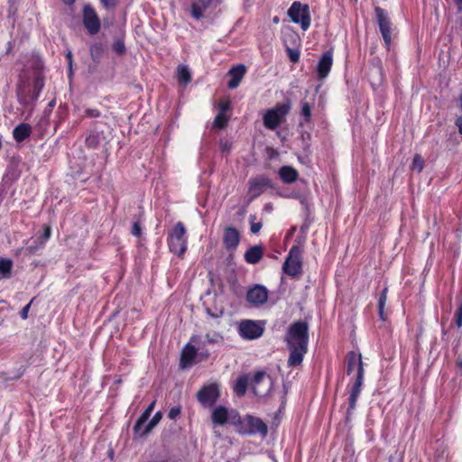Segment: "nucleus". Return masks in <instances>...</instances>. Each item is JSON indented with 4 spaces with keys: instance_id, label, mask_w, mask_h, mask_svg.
Instances as JSON below:
<instances>
[{
    "instance_id": "f257e3e1",
    "label": "nucleus",
    "mask_w": 462,
    "mask_h": 462,
    "mask_svg": "<svg viewBox=\"0 0 462 462\" xmlns=\"http://www.w3.org/2000/svg\"><path fill=\"white\" fill-rule=\"evenodd\" d=\"M309 327L306 322L298 321L293 323L288 329L286 342L288 347L308 349Z\"/></svg>"
},
{
    "instance_id": "f03ea898",
    "label": "nucleus",
    "mask_w": 462,
    "mask_h": 462,
    "mask_svg": "<svg viewBox=\"0 0 462 462\" xmlns=\"http://www.w3.org/2000/svg\"><path fill=\"white\" fill-rule=\"evenodd\" d=\"M170 250L178 256L183 255L187 250L186 228L182 222H178L168 236Z\"/></svg>"
},
{
    "instance_id": "7ed1b4c3",
    "label": "nucleus",
    "mask_w": 462,
    "mask_h": 462,
    "mask_svg": "<svg viewBox=\"0 0 462 462\" xmlns=\"http://www.w3.org/2000/svg\"><path fill=\"white\" fill-rule=\"evenodd\" d=\"M236 430L243 435L260 434L265 437L268 428L260 418L248 414L244 419L241 418V423L237 424Z\"/></svg>"
},
{
    "instance_id": "20e7f679",
    "label": "nucleus",
    "mask_w": 462,
    "mask_h": 462,
    "mask_svg": "<svg viewBox=\"0 0 462 462\" xmlns=\"http://www.w3.org/2000/svg\"><path fill=\"white\" fill-rule=\"evenodd\" d=\"M211 420L214 425L220 426L230 424L236 427L237 424L241 423V417L238 411L222 405H218L214 408L211 414Z\"/></svg>"
},
{
    "instance_id": "39448f33",
    "label": "nucleus",
    "mask_w": 462,
    "mask_h": 462,
    "mask_svg": "<svg viewBox=\"0 0 462 462\" xmlns=\"http://www.w3.org/2000/svg\"><path fill=\"white\" fill-rule=\"evenodd\" d=\"M302 249L294 245L291 248L289 254L283 263V272L289 276H296L302 271Z\"/></svg>"
},
{
    "instance_id": "423d86ee",
    "label": "nucleus",
    "mask_w": 462,
    "mask_h": 462,
    "mask_svg": "<svg viewBox=\"0 0 462 462\" xmlns=\"http://www.w3.org/2000/svg\"><path fill=\"white\" fill-rule=\"evenodd\" d=\"M288 15L295 23H300L302 30L306 31L310 25L309 6L300 2H294L288 10Z\"/></svg>"
},
{
    "instance_id": "0eeeda50",
    "label": "nucleus",
    "mask_w": 462,
    "mask_h": 462,
    "mask_svg": "<svg viewBox=\"0 0 462 462\" xmlns=\"http://www.w3.org/2000/svg\"><path fill=\"white\" fill-rule=\"evenodd\" d=\"M264 330L263 323L250 319L242 320L238 326L239 335L247 340L259 338Z\"/></svg>"
},
{
    "instance_id": "6e6552de",
    "label": "nucleus",
    "mask_w": 462,
    "mask_h": 462,
    "mask_svg": "<svg viewBox=\"0 0 462 462\" xmlns=\"http://www.w3.org/2000/svg\"><path fill=\"white\" fill-rule=\"evenodd\" d=\"M290 110L286 104L277 105L274 108L268 110L263 116V125L271 130L275 129L283 120Z\"/></svg>"
},
{
    "instance_id": "1a4fd4ad",
    "label": "nucleus",
    "mask_w": 462,
    "mask_h": 462,
    "mask_svg": "<svg viewBox=\"0 0 462 462\" xmlns=\"http://www.w3.org/2000/svg\"><path fill=\"white\" fill-rule=\"evenodd\" d=\"M253 392L257 396L266 395L272 386V380L264 372H257L251 383Z\"/></svg>"
},
{
    "instance_id": "9d476101",
    "label": "nucleus",
    "mask_w": 462,
    "mask_h": 462,
    "mask_svg": "<svg viewBox=\"0 0 462 462\" xmlns=\"http://www.w3.org/2000/svg\"><path fill=\"white\" fill-rule=\"evenodd\" d=\"M197 397L199 402L205 407H211L219 397V391L217 384L212 383L200 389Z\"/></svg>"
},
{
    "instance_id": "9b49d317",
    "label": "nucleus",
    "mask_w": 462,
    "mask_h": 462,
    "mask_svg": "<svg viewBox=\"0 0 462 462\" xmlns=\"http://www.w3.org/2000/svg\"><path fill=\"white\" fill-rule=\"evenodd\" d=\"M375 14H376L380 32L382 33V36L385 42V45L387 46V48H389L391 45V42H392V37H391L392 28H391L390 19L388 18L385 12L383 9H381L380 7L375 8Z\"/></svg>"
},
{
    "instance_id": "f8f14e48",
    "label": "nucleus",
    "mask_w": 462,
    "mask_h": 462,
    "mask_svg": "<svg viewBox=\"0 0 462 462\" xmlns=\"http://www.w3.org/2000/svg\"><path fill=\"white\" fill-rule=\"evenodd\" d=\"M83 23L90 34H96L100 30L99 18L89 5H86L83 9Z\"/></svg>"
},
{
    "instance_id": "ddd939ff",
    "label": "nucleus",
    "mask_w": 462,
    "mask_h": 462,
    "mask_svg": "<svg viewBox=\"0 0 462 462\" xmlns=\"http://www.w3.org/2000/svg\"><path fill=\"white\" fill-rule=\"evenodd\" d=\"M247 300L253 305H262L268 300V291L263 285H255L247 291Z\"/></svg>"
},
{
    "instance_id": "4468645a",
    "label": "nucleus",
    "mask_w": 462,
    "mask_h": 462,
    "mask_svg": "<svg viewBox=\"0 0 462 462\" xmlns=\"http://www.w3.org/2000/svg\"><path fill=\"white\" fill-rule=\"evenodd\" d=\"M364 367L359 365L356 380L353 385V388L351 390L350 397H349V408L351 410H354L356 407V403L357 401V398L361 393V387L363 385L364 381Z\"/></svg>"
},
{
    "instance_id": "2eb2a0df",
    "label": "nucleus",
    "mask_w": 462,
    "mask_h": 462,
    "mask_svg": "<svg viewBox=\"0 0 462 462\" xmlns=\"http://www.w3.org/2000/svg\"><path fill=\"white\" fill-rule=\"evenodd\" d=\"M240 241V236L238 231L234 227L225 228L223 235V242L227 250H235Z\"/></svg>"
},
{
    "instance_id": "dca6fc26",
    "label": "nucleus",
    "mask_w": 462,
    "mask_h": 462,
    "mask_svg": "<svg viewBox=\"0 0 462 462\" xmlns=\"http://www.w3.org/2000/svg\"><path fill=\"white\" fill-rule=\"evenodd\" d=\"M332 63L333 55L332 52L328 51L322 55L317 65V72L320 79H324L328 75L332 67Z\"/></svg>"
},
{
    "instance_id": "f3484780",
    "label": "nucleus",
    "mask_w": 462,
    "mask_h": 462,
    "mask_svg": "<svg viewBox=\"0 0 462 462\" xmlns=\"http://www.w3.org/2000/svg\"><path fill=\"white\" fill-rule=\"evenodd\" d=\"M270 186V180L265 177H258L250 180L249 192L254 198L261 195L265 188Z\"/></svg>"
},
{
    "instance_id": "a211bd4d",
    "label": "nucleus",
    "mask_w": 462,
    "mask_h": 462,
    "mask_svg": "<svg viewBox=\"0 0 462 462\" xmlns=\"http://www.w3.org/2000/svg\"><path fill=\"white\" fill-rule=\"evenodd\" d=\"M245 72H246V68L245 65H242V64L231 69L228 72V76L231 78V79L228 82V88H237L239 83L243 79Z\"/></svg>"
},
{
    "instance_id": "6ab92c4d",
    "label": "nucleus",
    "mask_w": 462,
    "mask_h": 462,
    "mask_svg": "<svg viewBox=\"0 0 462 462\" xmlns=\"http://www.w3.org/2000/svg\"><path fill=\"white\" fill-rule=\"evenodd\" d=\"M197 349L194 346L187 344L182 350L180 365L184 367L190 366L196 358Z\"/></svg>"
},
{
    "instance_id": "aec40b11",
    "label": "nucleus",
    "mask_w": 462,
    "mask_h": 462,
    "mask_svg": "<svg viewBox=\"0 0 462 462\" xmlns=\"http://www.w3.org/2000/svg\"><path fill=\"white\" fill-rule=\"evenodd\" d=\"M290 349V356L288 359L289 366H297L300 365L303 360L304 355L307 353L308 349H300L297 347H289Z\"/></svg>"
},
{
    "instance_id": "412c9836",
    "label": "nucleus",
    "mask_w": 462,
    "mask_h": 462,
    "mask_svg": "<svg viewBox=\"0 0 462 462\" xmlns=\"http://www.w3.org/2000/svg\"><path fill=\"white\" fill-rule=\"evenodd\" d=\"M263 258V248L260 245H254L248 249L245 254V260L251 264L257 263Z\"/></svg>"
},
{
    "instance_id": "4be33fe9",
    "label": "nucleus",
    "mask_w": 462,
    "mask_h": 462,
    "mask_svg": "<svg viewBox=\"0 0 462 462\" xmlns=\"http://www.w3.org/2000/svg\"><path fill=\"white\" fill-rule=\"evenodd\" d=\"M279 175L286 183H292L298 179V171L291 166H283L280 169Z\"/></svg>"
},
{
    "instance_id": "5701e85b",
    "label": "nucleus",
    "mask_w": 462,
    "mask_h": 462,
    "mask_svg": "<svg viewBox=\"0 0 462 462\" xmlns=\"http://www.w3.org/2000/svg\"><path fill=\"white\" fill-rule=\"evenodd\" d=\"M211 0H196L191 5V14L199 19L203 15V12L209 6Z\"/></svg>"
},
{
    "instance_id": "b1692460",
    "label": "nucleus",
    "mask_w": 462,
    "mask_h": 462,
    "mask_svg": "<svg viewBox=\"0 0 462 462\" xmlns=\"http://www.w3.org/2000/svg\"><path fill=\"white\" fill-rule=\"evenodd\" d=\"M31 133L32 128L29 125L21 124L14 129L13 135L17 142H22L27 137H29Z\"/></svg>"
},
{
    "instance_id": "393cba45",
    "label": "nucleus",
    "mask_w": 462,
    "mask_h": 462,
    "mask_svg": "<svg viewBox=\"0 0 462 462\" xmlns=\"http://www.w3.org/2000/svg\"><path fill=\"white\" fill-rule=\"evenodd\" d=\"M156 401H152V403L145 409V411L143 412V414L139 417L137 420L135 425H134V430L135 432L141 431L142 428L144 426L146 421L148 420L149 417L151 416V413L152 412L154 407H155Z\"/></svg>"
},
{
    "instance_id": "a878e982",
    "label": "nucleus",
    "mask_w": 462,
    "mask_h": 462,
    "mask_svg": "<svg viewBox=\"0 0 462 462\" xmlns=\"http://www.w3.org/2000/svg\"><path fill=\"white\" fill-rule=\"evenodd\" d=\"M360 365L362 367H364L361 355L356 354L355 352H350L347 356V368H346L347 374H351L354 371L356 366L357 367V370H358Z\"/></svg>"
},
{
    "instance_id": "bb28decb",
    "label": "nucleus",
    "mask_w": 462,
    "mask_h": 462,
    "mask_svg": "<svg viewBox=\"0 0 462 462\" xmlns=\"http://www.w3.org/2000/svg\"><path fill=\"white\" fill-rule=\"evenodd\" d=\"M162 418V411H157L152 420L144 426V428H142L141 431H138L137 433H140L141 436H146L151 430L160 422V420Z\"/></svg>"
},
{
    "instance_id": "cd10ccee",
    "label": "nucleus",
    "mask_w": 462,
    "mask_h": 462,
    "mask_svg": "<svg viewBox=\"0 0 462 462\" xmlns=\"http://www.w3.org/2000/svg\"><path fill=\"white\" fill-rule=\"evenodd\" d=\"M13 263L9 259H0V280L6 279L11 274Z\"/></svg>"
},
{
    "instance_id": "c85d7f7f",
    "label": "nucleus",
    "mask_w": 462,
    "mask_h": 462,
    "mask_svg": "<svg viewBox=\"0 0 462 462\" xmlns=\"http://www.w3.org/2000/svg\"><path fill=\"white\" fill-rule=\"evenodd\" d=\"M247 388V377L246 376H240L236 384L234 385V392L238 396H243Z\"/></svg>"
},
{
    "instance_id": "c756f323",
    "label": "nucleus",
    "mask_w": 462,
    "mask_h": 462,
    "mask_svg": "<svg viewBox=\"0 0 462 462\" xmlns=\"http://www.w3.org/2000/svg\"><path fill=\"white\" fill-rule=\"evenodd\" d=\"M387 300V288H384L380 293L378 300V310L379 316L382 320H386V315L384 314L383 309Z\"/></svg>"
},
{
    "instance_id": "7c9ffc66",
    "label": "nucleus",
    "mask_w": 462,
    "mask_h": 462,
    "mask_svg": "<svg viewBox=\"0 0 462 462\" xmlns=\"http://www.w3.org/2000/svg\"><path fill=\"white\" fill-rule=\"evenodd\" d=\"M177 74H178V79H179L180 82L187 84L190 81V72H189L188 67L183 66V65L179 66Z\"/></svg>"
},
{
    "instance_id": "2f4dec72",
    "label": "nucleus",
    "mask_w": 462,
    "mask_h": 462,
    "mask_svg": "<svg viewBox=\"0 0 462 462\" xmlns=\"http://www.w3.org/2000/svg\"><path fill=\"white\" fill-rule=\"evenodd\" d=\"M228 121V117L224 113H218L214 120V127L224 128Z\"/></svg>"
},
{
    "instance_id": "473e14b6",
    "label": "nucleus",
    "mask_w": 462,
    "mask_h": 462,
    "mask_svg": "<svg viewBox=\"0 0 462 462\" xmlns=\"http://www.w3.org/2000/svg\"><path fill=\"white\" fill-rule=\"evenodd\" d=\"M424 166V160L419 154H415L412 161V169L419 172L422 171Z\"/></svg>"
},
{
    "instance_id": "72a5a7b5",
    "label": "nucleus",
    "mask_w": 462,
    "mask_h": 462,
    "mask_svg": "<svg viewBox=\"0 0 462 462\" xmlns=\"http://www.w3.org/2000/svg\"><path fill=\"white\" fill-rule=\"evenodd\" d=\"M250 230L253 234H256L260 231V229L263 226L262 222H255L256 217L255 216H250Z\"/></svg>"
},
{
    "instance_id": "f704fd0d",
    "label": "nucleus",
    "mask_w": 462,
    "mask_h": 462,
    "mask_svg": "<svg viewBox=\"0 0 462 462\" xmlns=\"http://www.w3.org/2000/svg\"><path fill=\"white\" fill-rule=\"evenodd\" d=\"M180 411H181L180 406L171 407L169 411L168 417L171 420H175L177 417H179V415L180 414Z\"/></svg>"
},
{
    "instance_id": "c9c22d12",
    "label": "nucleus",
    "mask_w": 462,
    "mask_h": 462,
    "mask_svg": "<svg viewBox=\"0 0 462 462\" xmlns=\"http://www.w3.org/2000/svg\"><path fill=\"white\" fill-rule=\"evenodd\" d=\"M113 50L118 53V54H123L125 53V44H124V42L119 40L117 42H115V44L113 45Z\"/></svg>"
},
{
    "instance_id": "e433bc0d",
    "label": "nucleus",
    "mask_w": 462,
    "mask_h": 462,
    "mask_svg": "<svg viewBox=\"0 0 462 462\" xmlns=\"http://www.w3.org/2000/svg\"><path fill=\"white\" fill-rule=\"evenodd\" d=\"M456 324L458 328L462 327V299L460 300L459 307L456 313Z\"/></svg>"
},
{
    "instance_id": "4c0bfd02",
    "label": "nucleus",
    "mask_w": 462,
    "mask_h": 462,
    "mask_svg": "<svg viewBox=\"0 0 462 462\" xmlns=\"http://www.w3.org/2000/svg\"><path fill=\"white\" fill-rule=\"evenodd\" d=\"M301 113L306 118H309L310 116L311 110H310V106L308 103L302 104Z\"/></svg>"
},
{
    "instance_id": "58836bf2",
    "label": "nucleus",
    "mask_w": 462,
    "mask_h": 462,
    "mask_svg": "<svg viewBox=\"0 0 462 462\" xmlns=\"http://www.w3.org/2000/svg\"><path fill=\"white\" fill-rule=\"evenodd\" d=\"M105 8H114L116 5V0H100Z\"/></svg>"
},
{
    "instance_id": "ea45409f",
    "label": "nucleus",
    "mask_w": 462,
    "mask_h": 462,
    "mask_svg": "<svg viewBox=\"0 0 462 462\" xmlns=\"http://www.w3.org/2000/svg\"><path fill=\"white\" fill-rule=\"evenodd\" d=\"M132 234L135 236H141V226L138 222H134L132 226Z\"/></svg>"
},
{
    "instance_id": "a19ab883",
    "label": "nucleus",
    "mask_w": 462,
    "mask_h": 462,
    "mask_svg": "<svg viewBox=\"0 0 462 462\" xmlns=\"http://www.w3.org/2000/svg\"><path fill=\"white\" fill-rule=\"evenodd\" d=\"M30 306H31V302L23 308V310L21 311V318L23 319H26L28 318V311H29Z\"/></svg>"
},
{
    "instance_id": "79ce46f5",
    "label": "nucleus",
    "mask_w": 462,
    "mask_h": 462,
    "mask_svg": "<svg viewBox=\"0 0 462 462\" xmlns=\"http://www.w3.org/2000/svg\"><path fill=\"white\" fill-rule=\"evenodd\" d=\"M86 114L87 116H88L89 117H97L99 116L100 113L98 110L97 109H88L86 111Z\"/></svg>"
},
{
    "instance_id": "37998d69",
    "label": "nucleus",
    "mask_w": 462,
    "mask_h": 462,
    "mask_svg": "<svg viewBox=\"0 0 462 462\" xmlns=\"http://www.w3.org/2000/svg\"><path fill=\"white\" fill-rule=\"evenodd\" d=\"M229 109V103L228 102H221L220 103V113L226 114V111Z\"/></svg>"
},
{
    "instance_id": "c03bdc74",
    "label": "nucleus",
    "mask_w": 462,
    "mask_h": 462,
    "mask_svg": "<svg viewBox=\"0 0 462 462\" xmlns=\"http://www.w3.org/2000/svg\"><path fill=\"white\" fill-rule=\"evenodd\" d=\"M96 139H97L96 136H89L88 138H87L86 143L89 146H94L97 143Z\"/></svg>"
},
{
    "instance_id": "a18cd8bd",
    "label": "nucleus",
    "mask_w": 462,
    "mask_h": 462,
    "mask_svg": "<svg viewBox=\"0 0 462 462\" xmlns=\"http://www.w3.org/2000/svg\"><path fill=\"white\" fill-rule=\"evenodd\" d=\"M456 125L457 126L458 128V132L460 134H462V116H458L457 119H456Z\"/></svg>"
},
{
    "instance_id": "49530a36",
    "label": "nucleus",
    "mask_w": 462,
    "mask_h": 462,
    "mask_svg": "<svg viewBox=\"0 0 462 462\" xmlns=\"http://www.w3.org/2000/svg\"><path fill=\"white\" fill-rule=\"evenodd\" d=\"M50 236H51V227L48 226H45L44 233H43V238L46 241V240L49 239Z\"/></svg>"
},
{
    "instance_id": "de8ad7c7",
    "label": "nucleus",
    "mask_w": 462,
    "mask_h": 462,
    "mask_svg": "<svg viewBox=\"0 0 462 462\" xmlns=\"http://www.w3.org/2000/svg\"><path fill=\"white\" fill-rule=\"evenodd\" d=\"M290 59L293 62H297L299 60V53L291 51Z\"/></svg>"
},
{
    "instance_id": "09e8293b",
    "label": "nucleus",
    "mask_w": 462,
    "mask_h": 462,
    "mask_svg": "<svg viewBox=\"0 0 462 462\" xmlns=\"http://www.w3.org/2000/svg\"><path fill=\"white\" fill-rule=\"evenodd\" d=\"M66 56H67L68 61H69V70L71 71V69H72V53H71V51H68Z\"/></svg>"
},
{
    "instance_id": "8fccbe9b",
    "label": "nucleus",
    "mask_w": 462,
    "mask_h": 462,
    "mask_svg": "<svg viewBox=\"0 0 462 462\" xmlns=\"http://www.w3.org/2000/svg\"><path fill=\"white\" fill-rule=\"evenodd\" d=\"M458 106L462 109V92L460 93L458 97Z\"/></svg>"
},
{
    "instance_id": "3c124183",
    "label": "nucleus",
    "mask_w": 462,
    "mask_h": 462,
    "mask_svg": "<svg viewBox=\"0 0 462 462\" xmlns=\"http://www.w3.org/2000/svg\"><path fill=\"white\" fill-rule=\"evenodd\" d=\"M457 5H458L459 7V10H462V0H455Z\"/></svg>"
},
{
    "instance_id": "603ef678",
    "label": "nucleus",
    "mask_w": 462,
    "mask_h": 462,
    "mask_svg": "<svg viewBox=\"0 0 462 462\" xmlns=\"http://www.w3.org/2000/svg\"><path fill=\"white\" fill-rule=\"evenodd\" d=\"M67 5H71L75 2V0H62Z\"/></svg>"
},
{
    "instance_id": "864d4df0",
    "label": "nucleus",
    "mask_w": 462,
    "mask_h": 462,
    "mask_svg": "<svg viewBox=\"0 0 462 462\" xmlns=\"http://www.w3.org/2000/svg\"><path fill=\"white\" fill-rule=\"evenodd\" d=\"M273 23H279V18L277 16L273 18Z\"/></svg>"
},
{
    "instance_id": "5fc2aeb1",
    "label": "nucleus",
    "mask_w": 462,
    "mask_h": 462,
    "mask_svg": "<svg viewBox=\"0 0 462 462\" xmlns=\"http://www.w3.org/2000/svg\"><path fill=\"white\" fill-rule=\"evenodd\" d=\"M459 365L462 366V361L459 363Z\"/></svg>"
}]
</instances>
